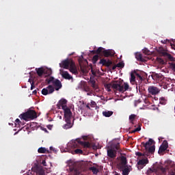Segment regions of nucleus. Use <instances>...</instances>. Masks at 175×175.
I'll return each mask as SVG.
<instances>
[{"mask_svg": "<svg viewBox=\"0 0 175 175\" xmlns=\"http://www.w3.org/2000/svg\"><path fill=\"white\" fill-rule=\"evenodd\" d=\"M105 87L108 92L111 91V88L114 92L118 91L119 92H124V85H122V80L121 79L105 84Z\"/></svg>", "mask_w": 175, "mask_h": 175, "instance_id": "nucleus-1", "label": "nucleus"}, {"mask_svg": "<svg viewBox=\"0 0 175 175\" xmlns=\"http://www.w3.org/2000/svg\"><path fill=\"white\" fill-rule=\"evenodd\" d=\"M59 66L61 68H64V69H69L70 72L74 75L77 73V67H76V64H75V62L70 59H66L62 61V64H59Z\"/></svg>", "mask_w": 175, "mask_h": 175, "instance_id": "nucleus-2", "label": "nucleus"}, {"mask_svg": "<svg viewBox=\"0 0 175 175\" xmlns=\"http://www.w3.org/2000/svg\"><path fill=\"white\" fill-rule=\"evenodd\" d=\"M70 147L72 148H81L83 147V148H91L92 145L89 142H81L79 138H77L75 140H72L70 144Z\"/></svg>", "mask_w": 175, "mask_h": 175, "instance_id": "nucleus-3", "label": "nucleus"}, {"mask_svg": "<svg viewBox=\"0 0 175 175\" xmlns=\"http://www.w3.org/2000/svg\"><path fill=\"white\" fill-rule=\"evenodd\" d=\"M152 142H154L152 139H149V141L147 142H142V146H143L146 149L144 155H146V157H148L150 154H154V152H155V146H152L148 148V146H151V144H152Z\"/></svg>", "mask_w": 175, "mask_h": 175, "instance_id": "nucleus-4", "label": "nucleus"}, {"mask_svg": "<svg viewBox=\"0 0 175 175\" xmlns=\"http://www.w3.org/2000/svg\"><path fill=\"white\" fill-rule=\"evenodd\" d=\"M94 54H103L104 57H114L116 52L113 49L106 50L103 47H98L96 51H93Z\"/></svg>", "mask_w": 175, "mask_h": 175, "instance_id": "nucleus-5", "label": "nucleus"}, {"mask_svg": "<svg viewBox=\"0 0 175 175\" xmlns=\"http://www.w3.org/2000/svg\"><path fill=\"white\" fill-rule=\"evenodd\" d=\"M120 150V143L113 144L110 148L107 150V156L111 159H114L117 157V151Z\"/></svg>", "mask_w": 175, "mask_h": 175, "instance_id": "nucleus-6", "label": "nucleus"}, {"mask_svg": "<svg viewBox=\"0 0 175 175\" xmlns=\"http://www.w3.org/2000/svg\"><path fill=\"white\" fill-rule=\"evenodd\" d=\"M68 169L70 172H74V175H80V173H81V170L80 168H79V166H77V163L70 160L67 162Z\"/></svg>", "mask_w": 175, "mask_h": 175, "instance_id": "nucleus-7", "label": "nucleus"}, {"mask_svg": "<svg viewBox=\"0 0 175 175\" xmlns=\"http://www.w3.org/2000/svg\"><path fill=\"white\" fill-rule=\"evenodd\" d=\"M47 81L48 84H53V87H55V91H59V90L62 88V83L59 79H55L54 77H50Z\"/></svg>", "mask_w": 175, "mask_h": 175, "instance_id": "nucleus-8", "label": "nucleus"}, {"mask_svg": "<svg viewBox=\"0 0 175 175\" xmlns=\"http://www.w3.org/2000/svg\"><path fill=\"white\" fill-rule=\"evenodd\" d=\"M36 70L39 77H42L44 75H47L48 76L51 75V70H46L43 68H36Z\"/></svg>", "mask_w": 175, "mask_h": 175, "instance_id": "nucleus-9", "label": "nucleus"}, {"mask_svg": "<svg viewBox=\"0 0 175 175\" xmlns=\"http://www.w3.org/2000/svg\"><path fill=\"white\" fill-rule=\"evenodd\" d=\"M55 91V89L53 88V85H49L46 88H43L42 90V95H50V94H53Z\"/></svg>", "mask_w": 175, "mask_h": 175, "instance_id": "nucleus-10", "label": "nucleus"}, {"mask_svg": "<svg viewBox=\"0 0 175 175\" xmlns=\"http://www.w3.org/2000/svg\"><path fill=\"white\" fill-rule=\"evenodd\" d=\"M119 170L124 169L128 166V160H126V157L124 156H122L120 157V163L118 165Z\"/></svg>", "mask_w": 175, "mask_h": 175, "instance_id": "nucleus-11", "label": "nucleus"}, {"mask_svg": "<svg viewBox=\"0 0 175 175\" xmlns=\"http://www.w3.org/2000/svg\"><path fill=\"white\" fill-rule=\"evenodd\" d=\"M68 103V100L65 98H62L59 100V102L57 104V109H62V110L68 108V106H66Z\"/></svg>", "mask_w": 175, "mask_h": 175, "instance_id": "nucleus-12", "label": "nucleus"}, {"mask_svg": "<svg viewBox=\"0 0 175 175\" xmlns=\"http://www.w3.org/2000/svg\"><path fill=\"white\" fill-rule=\"evenodd\" d=\"M63 110H64V113L65 121H69V120H72V111H70L69 107H67V108H65Z\"/></svg>", "mask_w": 175, "mask_h": 175, "instance_id": "nucleus-13", "label": "nucleus"}, {"mask_svg": "<svg viewBox=\"0 0 175 175\" xmlns=\"http://www.w3.org/2000/svg\"><path fill=\"white\" fill-rule=\"evenodd\" d=\"M158 170H161L162 173H166V168L163 167V166L160 167H153L152 168H149L148 170V173H158Z\"/></svg>", "mask_w": 175, "mask_h": 175, "instance_id": "nucleus-14", "label": "nucleus"}, {"mask_svg": "<svg viewBox=\"0 0 175 175\" xmlns=\"http://www.w3.org/2000/svg\"><path fill=\"white\" fill-rule=\"evenodd\" d=\"M147 163H148V159H140L139 161H138L137 162V165H138V170H142V169H143V167H144V166H146V165H147Z\"/></svg>", "mask_w": 175, "mask_h": 175, "instance_id": "nucleus-15", "label": "nucleus"}, {"mask_svg": "<svg viewBox=\"0 0 175 175\" xmlns=\"http://www.w3.org/2000/svg\"><path fill=\"white\" fill-rule=\"evenodd\" d=\"M99 64L103 66L110 68V66H111V64H113V62L110 59H101L99 62Z\"/></svg>", "mask_w": 175, "mask_h": 175, "instance_id": "nucleus-16", "label": "nucleus"}, {"mask_svg": "<svg viewBox=\"0 0 175 175\" xmlns=\"http://www.w3.org/2000/svg\"><path fill=\"white\" fill-rule=\"evenodd\" d=\"M148 91L151 95H157V94H159V89L155 86H150L148 88Z\"/></svg>", "mask_w": 175, "mask_h": 175, "instance_id": "nucleus-17", "label": "nucleus"}, {"mask_svg": "<svg viewBox=\"0 0 175 175\" xmlns=\"http://www.w3.org/2000/svg\"><path fill=\"white\" fill-rule=\"evenodd\" d=\"M162 55L167 61H170V62H174L175 61V58L171 54L167 53V52H163Z\"/></svg>", "mask_w": 175, "mask_h": 175, "instance_id": "nucleus-18", "label": "nucleus"}, {"mask_svg": "<svg viewBox=\"0 0 175 175\" xmlns=\"http://www.w3.org/2000/svg\"><path fill=\"white\" fill-rule=\"evenodd\" d=\"M169 147V144H167V141H163L162 144L161 145L159 152H163L167 150V148Z\"/></svg>", "mask_w": 175, "mask_h": 175, "instance_id": "nucleus-19", "label": "nucleus"}, {"mask_svg": "<svg viewBox=\"0 0 175 175\" xmlns=\"http://www.w3.org/2000/svg\"><path fill=\"white\" fill-rule=\"evenodd\" d=\"M135 76H136V79L138 81V82L136 83V85H140L143 81H144V78L142 77V76L139 74L138 72H136L135 71L134 72Z\"/></svg>", "mask_w": 175, "mask_h": 175, "instance_id": "nucleus-20", "label": "nucleus"}, {"mask_svg": "<svg viewBox=\"0 0 175 175\" xmlns=\"http://www.w3.org/2000/svg\"><path fill=\"white\" fill-rule=\"evenodd\" d=\"M27 116L29 117V120H34V118H38V115L36 113V111H35L33 110L27 111Z\"/></svg>", "mask_w": 175, "mask_h": 175, "instance_id": "nucleus-21", "label": "nucleus"}, {"mask_svg": "<svg viewBox=\"0 0 175 175\" xmlns=\"http://www.w3.org/2000/svg\"><path fill=\"white\" fill-rule=\"evenodd\" d=\"M66 124L63 126L64 129H70L73 126V123L72 124V120H68L66 121Z\"/></svg>", "mask_w": 175, "mask_h": 175, "instance_id": "nucleus-22", "label": "nucleus"}, {"mask_svg": "<svg viewBox=\"0 0 175 175\" xmlns=\"http://www.w3.org/2000/svg\"><path fill=\"white\" fill-rule=\"evenodd\" d=\"M62 76L63 79H65L66 80H70L72 79V77L69 75V72L68 71H64L62 73Z\"/></svg>", "mask_w": 175, "mask_h": 175, "instance_id": "nucleus-23", "label": "nucleus"}, {"mask_svg": "<svg viewBox=\"0 0 175 175\" xmlns=\"http://www.w3.org/2000/svg\"><path fill=\"white\" fill-rule=\"evenodd\" d=\"M122 170V175H129V173L131 172V168L129 167H128V165L126 167H125L124 168H123L122 170Z\"/></svg>", "mask_w": 175, "mask_h": 175, "instance_id": "nucleus-24", "label": "nucleus"}, {"mask_svg": "<svg viewBox=\"0 0 175 175\" xmlns=\"http://www.w3.org/2000/svg\"><path fill=\"white\" fill-rule=\"evenodd\" d=\"M19 118L21 120H24L25 121H27V120H29V118L28 116V112L23 113L19 116Z\"/></svg>", "mask_w": 175, "mask_h": 175, "instance_id": "nucleus-25", "label": "nucleus"}, {"mask_svg": "<svg viewBox=\"0 0 175 175\" xmlns=\"http://www.w3.org/2000/svg\"><path fill=\"white\" fill-rule=\"evenodd\" d=\"M104 117H111L113 116V111H105L103 112Z\"/></svg>", "mask_w": 175, "mask_h": 175, "instance_id": "nucleus-26", "label": "nucleus"}, {"mask_svg": "<svg viewBox=\"0 0 175 175\" xmlns=\"http://www.w3.org/2000/svg\"><path fill=\"white\" fill-rule=\"evenodd\" d=\"M38 152H39V154H46V152H49V150H47L46 148L41 147L38 148Z\"/></svg>", "mask_w": 175, "mask_h": 175, "instance_id": "nucleus-27", "label": "nucleus"}, {"mask_svg": "<svg viewBox=\"0 0 175 175\" xmlns=\"http://www.w3.org/2000/svg\"><path fill=\"white\" fill-rule=\"evenodd\" d=\"M156 77H157V79H161L163 81H169V79L167 78H165L163 75L161 74H157Z\"/></svg>", "mask_w": 175, "mask_h": 175, "instance_id": "nucleus-28", "label": "nucleus"}, {"mask_svg": "<svg viewBox=\"0 0 175 175\" xmlns=\"http://www.w3.org/2000/svg\"><path fill=\"white\" fill-rule=\"evenodd\" d=\"M37 175H46V172L43 168H40L37 170Z\"/></svg>", "mask_w": 175, "mask_h": 175, "instance_id": "nucleus-29", "label": "nucleus"}, {"mask_svg": "<svg viewBox=\"0 0 175 175\" xmlns=\"http://www.w3.org/2000/svg\"><path fill=\"white\" fill-rule=\"evenodd\" d=\"M159 100H160V105H166V103H167V100H166L165 97L160 98Z\"/></svg>", "mask_w": 175, "mask_h": 175, "instance_id": "nucleus-30", "label": "nucleus"}, {"mask_svg": "<svg viewBox=\"0 0 175 175\" xmlns=\"http://www.w3.org/2000/svg\"><path fill=\"white\" fill-rule=\"evenodd\" d=\"M90 83H91L92 88H96V82L94 79H92V77H90Z\"/></svg>", "mask_w": 175, "mask_h": 175, "instance_id": "nucleus-31", "label": "nucleus"}, {"mask_svg": "<svg viewBox=\"0 0 175 175\" xmlns=\"http://www.w3.org/2000/svg\"><path fill=\"white\" fill-rule=\"evenodd\" d=\"M135 118H136V115L131 114L129 116V120L131 124H134Z\"/></svg>", "mask_w": 175, "mask_h": 175, "instance_id": "nucleus-32", "label": "nucleus"}, {"mask_svg": "<svg viewBox=\"0 0 175 175\" xmlns=\"http://www.w3.org/2000/svg\"><path fill=\"white\" fill-rule=\"evenodd\" d=\"M90 170H92V173L94 174H98V172H99V170H98L97 169H96V167H90Z\"/></svg>", "mask_w": 175, "mask_h": 175, "instance_id": "nucleus-33", "label": "nucleus"}, {"mask_svg": "<svg viewBox=\"0 0 175 175\" xmlns=\"http://www.w3.org/2000/svg\"><path fill=\"white\" fill-rule=\"evenodd\" d=\"M170 69H172L173 72H175V63L174 62H169Z\"/></svg>", "mask_w": 175, "mask_h": 175, "instance_id": "nucleus-34", "label": "nucleus"}, {"mask_svg": "<svg viewBox=\"0 0 175 175\" xmlns=\"http://www.w3.org/2000/svg\"><path fill=\"white\" fill-rule=\"evenodd\" d=\"M130 81L131 83H135V81H136V76H135L133 73L131 74Z\"/></svg>", "mask_w": 175, "mask_h": 175, "instance_id": "nucleus-35", "label": "nucleus"}, {"mask_svg": "<svg viewBox=\"0 0 175 175\" xmlns=\"http://www.w3.org/2000/svg\"><path fill=\"white\" fill-rule=\"evenodd\" d=\"M128 90H129V84L124 83L123 86V92H124V91H128Z\"/></svg>", "mask_w": 175, "mask_h": 175, "instance_id": "nucleus-36", "label": "nucleus"}, {"mask_svg": "<svg viewBox=\"0 0 175 175\" xmlns=\"http://www.w3.org/2000/svg\"><path fill=\"white\" fill-rule=\"evenodd\" d=\"M99 59V56L98 55H96L93 57V62L95 64L98 62Z\"/></svg>", "mask_w": 175, "mask_h": 175, "instance_id": "nucleus-37", "label": "nucleus"}, {"mask_svg": "<svg viewBox=\"0 0 175 175\" xmlns=\"http://www.w3.org/2000/svg\"><path fill=\"white\" fill-rule=\"evenodd\" d=\"M136 58H137V59H138L139 61H143V55H142V54H137V55H136Z\"/></svg>", "mask_w": 175, "mask_h": 175, "instance_id": "nucleus-38", "label": "nucleus"}, {"mask_svg": "<svg viewBox=\"0 0 175 175\" xmlns=\"http://www.w3.org/2000/svg\"><path fill=\"white\" fill-rule=\"evenodd\" d=\"M162 86L163 87L164 90H167L170 85L169 83H163Z\"/></svg>", "mask_w": 175, "mask_h": 175, "instance_id": "nucleus-39", "label": "nucleus"}, {"mask_svg": "<svg viewBox=\"0 0 175 175\" xmlns=\"http://www.w3.org/2000/svg\"><path fill=\"white\" fill-rule=\"evenodd\" d=\"M75 154H83V150L80 148H77L75 150Z\"/></svg>", "mask_w": 175, "mask_h": 175, "instance_id": "nucleus-40", "label": "nucleus"}, {"mask_svg": "<svg viewBox=\"0 0 175 175\" xmlns=\"http://www.w3.org/2000/svg\"><path fill=\"white\" fill-rule=\"evenodd\" d=\"M139 131H142V127H140V126H139L138 127H137L135 129H134L132 131V133H135V132H139Z\"/></svg>", "mask_w": 175, "mask_h": 175, "instance_id": "nucleus-41", "label": "nucleus"}, {"mask_svg": "<svg viewBox=\"0 0 175 175\" xmlns=\"http://www.w3.org/2000/svg\"><path fill=\"white\" fill-rule=\"evenodd\" d=\"M158 62H159V64H161V65H165V60H163V59L162 58H159L158 59Z\"/></svg>", "mask_w": 175, "mask_h": 175, "instance_id": "nucleus-42", "label": "nucleus"}, {"mask_svg": "<svg viewBox=\"0 0 175 175\" xmlns=\"http://www.w3.org/2000/svg\"><path fill=\"white\" fill-rule=\"evenodd\" d=\"M136 155H137V157H147V155H145V154H144V153H142V152H136Z\"/></svg>", "mask_w": 175, "mask_h": 175, "instance_id": "nucleus-43", "label": "nucleus"}, {"mask_svg": "<svg viewBox=\"0 0 175 175\" xmlns=\"http://www.w3.org/2000/svg\"><path fill=\"white\" fill-rule=\"evenodd\" d=\"M116 66H118V68H124V63L123 62H119L116 64Z\"/></svg>", "mask_w": 175, "mask_h": 175, "instance_id": "nucleus-44", "label": "nucleus"}, {"mask_svg": "<svg viewBox=\"0 0 175 175\" xmlns=\"http://www.w3.org/2000/svg\"><path fill=\"white\" fill-rule=\"evenodd\" d=\"M91 72H92V75H93L94 76H96V70H94L92 67H91Z\"/></svg>", "mask_w": 175, "mask_h": 175, "instance_id": "nucleus-45", "label": "nucleus"}, {"mask_svg": "<svg viewBox=\"0 0 175 175\" xmlns=\"http://www.w3.org/2000/svg\"><path fill=\"white\" fill-rule=\"evenodd\" d=\"M91 107H95L96 106V103L95 101H91L90 103Z\"/></svg>", "mask_w": 175, "mask_h": 175, "instance_id": "nucleus-46", "label": "nucleus"}, {"mask_svg": "<svg viewBox=\"0 0 175 175\" xmlns=\"http://www.w3.org/2000/svg\"><path fill=\"white\" fill-rule=\"evenodd\" d=\"M33 88H35V82L32 81L31 83V90H33Z\"/></svg>", "mask_w": 175, "mask_h": 175, "instance_id": "nucleus-47", "label": "nucleus"}, {"mask_svg": "<svg viewBox=\"0 0 175 175\" xmlns=\"http://www.w3.org/2000/svg\"><path fill=\"white\" fill-rule=\"evenodd\" d=\"M169 43V40H161V43H163V44H166V43Z\"/></svg>", "mask_w": 175, "mask_h": 175, "instance_id": "nucleus-48", "label": "nucleus"}, {"mask_svg": "<svg viewBox=\"0 0 175 175\" xmlns=\"http://www.w3.org/2000/svg\"><path fill=\"white\" fill-rule=\"evenodd\" d=\"M15 122H16V124H21V121H20V119H18V118H17L16 120H15Z\"/></svg>", "mask_w": 175, "mask_h": 175, "instance_id": "nucleus-49", "label": "nucleus"}, {"mask_svg": "<svg viewBox=\"0 0 175 175\" xmlns=\"http://www.w3.org/2000/svg\"><path fill=\"white\" fill-rule=\"evenodd\" d=\"M116 68H118L117 64L113 66V67H112V70H116Z\"/></svg>", "mask_w": 175, "mask_h": 175, "instance_id": "nucleus-50", "label": "nucleus"}, {"mask_svg": "<svg viewBox=\"0 0 175 175\" xmlns=\"http://www.w3.org/2000/svg\"><path fill=\"white\" fill-rule=\"evenodd\" d=\"M144 53H146V54H149L150 51L148 50H147V49H145L144 51Z\"/></svg>", "mask_w": 175, "mask_h": 175, "instance_id": "nucleus-51", "label": "nucleus"}, {"mask_svg": "<svg viewBox=\"0 0 175 175\" xmlns=\"http://www.w3.org/2000/svg\"><path fill=\"white\" fill-rule=\"evenodd\" d=\"M86 107H87V109H88L89 110H91V107H90V103H88V104L86 105Z\"/></svg>", "mask_w": 175, "mask_h": 175, "instance_id": "nucleus-52", "label": "nucleus"}, {"mask_svg": "<svg viewBox=\"0 0 175 175\" xmlns=\"http://www.w3.org/2000/svg\"><path fill=\"white\" fill-rule=\"evenodd\" d=\"M36 94H38L36 90L33 91V95H36Z\"/></svg>", "mask_w": 175, "mask_h": 175, "instance_id": "nucleus-53", "label": "nucleus"}, {"mask_svg": "<svg viewBox=\"0 0 175 175\" xmlns=\"http://www.w3.org/2000/svg\"><path fill=\"white\" fill-rule=\"evenodd\" d=\"M28 81H29V83H30V84H31L32 81H32V79H29L28 80Z\"/></svg>", "mask_w": 175, "mask_h": 175, "instance_id": "nucleus-54", "label": "nucleus"}, {"mask_svg": "<svg viewBox=\"0 0 175 175\" xmlns=\"http://www.w3.org/2000/svg\"><path fill=\"white\" fill-rule=\"evenodd\" d=\"M44 163H46V161H42V164L44 165V166H45Z\"/></svg>", "mask_w": 175, "mask_h": 175, "instance_id": "nucleus-55", "label": "nucleus"}, {"mask_svg": "<svg viewBox=\"0 0 175 175\" xmlns=\"http://www.w3.org/2000/svg\"><path fill=\"white\" fill-rule=\"evenodd\" d=\"M44 131L45 132H47V129H44Z\"/></svg>", "mask_w": 175, "mask_h": 175, "instance_id": "nucleus-56", "label": "nucleus"}, {"mask_svg": "<svg viewBox=\"0 0 175 175\" xmlns=\"http://www.w3.org/2000/svg\"><path fill=\"white\" fill-rule=\"evenodd\" d=\"M53 146L50 147V150H53Z\"/></svg>", "mask_w": 175, "mask_h": 175, "instance_id": "nucleus-57", "label": "nucleus"}, {"mask_svg": "<svg viewBox=\"0 0 175 175\" xmlns=\"http://www.w3.org/2000/svg\"><path fill=\"white\" fill-rule=\"evenodd\" d=\"M115 175H120V174L116 172Z\"/></svg>", "mask_w": 175, "mask_h": 175, "instance_id": "nucleus-58", "label": "nucleus"}, {"mask_svg": "<svg viewBox=\"0 0 175 175\" xmlns=\"http://www.w3.org/2000/svg\"><path fill=\"white\" fill-rule=\"evenodd\" d=\"M14 135H17V132L14 133Z\"/></svg>", "mask_w": 175, "mask_h": 175, "instance_id": "nucleus-59", "label": "nucleus"}, {"mask_svg": "<svg viewBox=\"0 0 175 175\" xmlns=\"http://www.w3.org/2000/svg\"><path fill=\"white\" fill-rule=\"evenodd\" d=\"M83 139L85 140V138L83 137Z\"/></svg>", "mask_w": 175, "mask_h": 175, "instance_id": "nucleus-60", "label": "nucleus"}, {"mask_svg": "<svg viewBox=\"0 0 175 175\" xmlns=\"http://www.w3.org/2000/svg\"><path fill=\"white\" fill-rule=\"evenodd\" d=\"M59 118H62V116H60V117H59Z\"/></svg>", "mask_w": 175, "mask_h": 175, "instance_id": "nucleus-61", "label": "nucleus"}, {"mask_svg": "<svg viewBox=\"0 0 175 175\" xmlns=\"http://www.w3.org/2000/svg\"><path fill=\"white\" fill-rule=\"evenodd\" d=\"M59 118H62V116H60V117H59Z\"/></svg>", "mask_w": 175, "mask_h": 175, "instance_id": "nucleus-62", "label": "nucleus"}, {"mask_svg": "<svg viewBox=\"0 0 175 175\" xmlns=\"http://www.w3.org/2000/svg\"><path fill=\"white\" fill-rule=\"evenodd\" d=\"M171 175H175L174 174H172Z\"/></svg>", "mask_w": 175, "mask_h": 175, "instance_id": "nucleus-63", "label": "nucleus"}]
</instances>
